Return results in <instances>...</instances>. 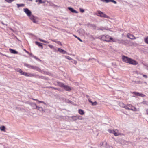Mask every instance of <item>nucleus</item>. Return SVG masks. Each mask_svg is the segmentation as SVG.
Masks as SVG:
<instances>
[{
	"mask_svg": "<svg viewBox=\"0 0 148 148\" xmlns=\"http://www.w3.org/2000/svg\"><path fill=\"white\" fill-rule=\"evenodd\" d=\"M122 59L123 61L130 64L135 65L138 64L135 60L124 56H122Z\"/></svg>",
	"mask_w": 148,
	"mask_h": 148,
	"instance_id": "1",
	"label": "nucleus"
},
{
	"mask_svg": "<svg viewBox=\"0 0 148 148\" xmlns=\"http://www.w3.org/2000/svg\"><path fill=\"white\" fill-rule=\"evenodd\" d=\"M99 38L103 41L108 42H110L111 41L116 42V40L110 37L108 35L106 36L103 35L101 36H100L99 37Z\"/></svg>",
	"mask_w": 148,
	"mask_h": 148,
	"instance_id": "2",
	"label": "nucleus"
},
{
	"mask_svg": "<svg viewBox=\"0 0 148 148\" xmlns=\"http://www.w3.org/2000/svg\"><path fill=\"white\" fill-rule=\"evenodd\" d=\"M95 14L97 16H100L101 17H104L108 18H110V17L109 16H108L103 12H101L100 11H98L97 12L95 13Z\"/></svg>",
	"mask_w": 148,
	"mask_h": 148,
	"instance_id": "3",
	"label": "nucleus"
},
{
	"mask_svg": "<svg viewBox=\"0 0 148 148\" xmlns=\"http://www.w3.org/2000/svg\"><path fill=\"white\" fill-rule=\"evenodd\" d=\"M70 118L74 121H77L78 120H82L83 119V117L80 116H76L71 117Z\"/></svg>",
	"mask_w": 148,
	"mask_h": 148,
	"instance_id": "4",
	"label": "nucleus"
},
{
	"mask_svg": "<svg viewBox=\"0 0 148 148\" xmlns=\"http://www.w3.org/2000/svg\"><path fill=\"white\" fill-rule=\"evenodd\" d=\"M24 11L28 16H29L31 14V12L27 8H24Z\"/></svg>",
	"mask_w": 148,
	"mask_h": 148,
	"instance_id": "5",
	"label": "nucleus"
},
{
	"mask_svg": "<svg viewBox=\"0 0 148 148\" xmlns=\"http://www.w3.org/2000/svg\"><path fill=\"white\" fill-rule=\"evenodd\" d=\"M115 136H118L119 135L121 136L123 135L122 134L120 133L119 130L117 129H115L113 134Z\"/></svg>",
	"mask_w": 148,
	"mask_h": 148,
	"instance_id": "6",
	"label": "nucleus"
},
{
	"mask_svg": "<svg viewBox=\"0 0 148 148\" xmlns=\"http://www.w3.org/2000/svg\"><path fill=\"white\" fill-rule=\"evenodd\" d=\"M104 2L108 3L110 2H112L114 4H116L117 2L114 0H100Z\"/></svg>",
	"mask_w": 148,
	"mask_h": 148,
	"instance_id": "7",
	"label": "nucleus"
},
{
	"mask_svg": "<svg viewBox=\"0 0 148 148\" xmlns=\"http://www.w3.org/2000/svg\"><path fill=\"white\" fill-rule=\"evenodd\" d=\"M29 18L34 23H36L37 21H36L35 18L34 16L31 14L29 16H28Z\"/></svg>",
	"mask_w": 148,
	"mask_h": 148,
	"instance_id": "8",
	"label": "nucleus"
},
{
	"mask_svg": "<svg viewBox=\"0 0 148 148\" xmlns=\"http://www.w3.org/2000/svg\"><path fill=\"white\" fill-rule=\"evenodd\" d=\"M127 36L128 38L132 40L135 39L136 38L133 35L129 33L127 34Z\"/></svg>",
	"mask_w": 148,
	"mask_h": 148,
	"instance_id": "9",
	"label": "nucleus"
},
{
	"mask_svg": "<svg viewBox=\"0 0 148 148\" xmlns=\"http://www.w3.org/2000/svg\"><path fill=\"white\" fill-rule=\"evenodd\" d=\"M68 8L72 12L76 14L78 13V12L76 11V10H74L73 8L71 7H69Z\"/></svg>",
	"mask_w": 148,
	"mask_h": 148,
	"instance_id": "10",
	"label": "nucleus"
},
{
	"mask_svg": "<svg viewBox=\"0 0 148 148\" xmlns=\"http://www.w3.org/2000/svg\"><path fill=\"white\" fill-rule=\"evenodd\" d=\"M58 51L60 52L63 54H65L67 53V52L66 51L60 48H58Z\"/></svg>",
	"mask_w": 148,
	"mask_h": 148,
	"instance_id": "11",
	"label": "nucleus"
},
{
	"mask_svg": "<svg viewBox=\"0 0 148 148\" xmlns=\"http://www.w3.org/2000/svg\"><path fill=\"white\" fill-rule=\"evenodd\" d=\"M121 104L123 105V106H122L121 107L124 108L126 109L130 110V108H129L128 105H126L123 103H121Z\"/></svg>",
	"mask_w": 148,
	"mask_h": 148,
	"instance_id": "12",
	"label": "nucleus"
},
{
	"mask_svg": "<svg viewBox=\"0 0 148 148\" xmlns=\"http://www.w3.org/2000/svg\"><path fill=\"white\" fill-rule=\"evenodd\" d=\"M9 50L11 53L17 54L18 53V52L12 49H10Z\"/></svg>",
	"mask_w": 148,
	"mask_h": 148,
	"instance_id": "13",
	"label": "nucleus"
},
{
	"mask_svg": "<svg viewBox=\"0 0 148 148\" xmlns=\"http://www.w3.org/2000/svg\"><path fill=\"white\" fill-rule=\"evenodd\" d=\"M66 91H70L71 90V88L69 86L66 85H65L64 86L63 88Z\"/></svg>",
	"mask_w": 148,
	"mask_h": 148,
	"instance_id": "14",
	"label": "nucleus"
},
{
	"mask_svg": "<svg viewBox=\"0 0 148 148\" xmlns=\"http://www.w3.org/2000/svg\"><path fill=\"white\" fill-rule=\"evenodd\" d=\"M32 69H35L36 70L38 71L39 72H42V71L38 67H36V66H33Z\"/></svg>",
	"mask_w": 148,
	"mask_h": 148,
	"instance_id": "15",
	"label": "nucleus"
},
{
	"mask_svg": "<svg viewBox=\"0 0 148 148\" xmlns=\"http://www.w3.org/2000/svg\"><path fill=\"white\" fill-rule=\"evenodd\" d=\"M89 101L91 103L92 105L93 106H95L97 105V102L95 101L94 102H93L92 101H91L90 99H88Z\"/></svg>",
	"mask_w": 148,
	"mask_h": 148,
	"instance_id": "16",
	"label": "nucleus"
},
{
	"mask_svg": "<svg viewBox=\"0 0 148 148\" xmlns=\"http://www.w3.org/2000/svg\"><path fill=\"white\" fill-rule=\"evenodd\" d=\"M78 112L81 115H84V111L81 109H79Z\"/></svg>",
	"mask_w": 148,
	"mask_h": 148,
	"instance_id": "17",
	"label": "nucleus"
},
{
	"mask_svg": "<svg viewBox=\"0 0 148 148\" xmlns=\"http://www.w3.org/2000/svg\"><path fill=\"white\" fill-rule=\"evenodd\" d=\"M35 43L39 47H42V49L43 48V47L42 45V44L40 42H36Z\"/></svg>",
	"mask_w": 148,
	"mask_h": 148,
	"instance_id": "18",
	"label": "nucleus"
},
{
	"mask_svg": "<svg viewBox=\"0 0 148 148\" xmlns=\"http://www.w3.org/2000/svg\"><path fill=\"white\" fill-rule=\"evenodd\" d=\"M0 130L1 131H3L4 132H5V127L4 126H2L1 127H0Z\"/></svg>",
	"mask_w": 148,
	"mask_h": 148,
	"instance_id": "19",
	"label": "nucleus"
},
{
	"mask_svg": "<svg viewBox=\"0 0 148 148\" xmlns=\"http://www.w3.org/2000/svg\"><path fill=\"white\" fill-rule=\"evenodd\" d=\"M130 110H131L133 111H137V109L136 108L133 106L131 108H130Z\"/></svg>",
	"mask_w": 148,
	"mask_h": 148,
	"instance_id": "20",
	"label": "nucleus"
},
{
	"mask_svg": "<svg viewBox=\"0 0 148 148\" xmlns=\"http://www.w3.org/2000/svg\"><path fill=\"white\" fill-rule=\"evenodd\" d=\"M115 130L112 129H109L108 130V131L109 133L114 134Z\"/></svg>",
	"mask_w": 148,
	"mask_h": 148,
	"instance_id": "21",
	"label": "nucleus"
},
{
	"mask_svg": "<svg viewBox=\"0 0 148 148\" xmlns=\"http://www.w3.org/2000/svg\"><path fill=\"white\" fill-rule=\"evenodd\" d=\"M31 106L34 108V109H36L38 108V106L36 105L34 103H32Z\"/></svg>",
	"mask_w": 148,
	"mask_h": 148,
	"instance_id": "22",
	"label": "nucleus"
},
{
	"mask_svg": "<svg viewBox=\"0 0 148 148\" xmlns=\"http://www.w3.org/2000/svg\"><path fill=\"white\" fill-rule=\"evenodd\" d=\"M16 5L18 8H19L20 7H24L25 6V5L23 4H17Z\"/></svg>",
	"mask_w": 148,
	"mask_h": 148,
	"instance_id": "23",
	"label": "nucleus"
},
{
	"mask_svg": "<svg viewBox=\"0 0 148 148\" xmlns=\"http://www.w3.org/2000/svg\"><path fill=\"white\" fill-rule=\"evenodd\" d=\"M144 42L148 44V36L145 38Z\"/></svg>",
	"mask_w": 148,
	"mask_h": 148,
	"instance_id": "24",
	"label": "nucleus"
},
{
	"mask_svg": "<svg viewBox=\"0 0 148 148\" xmlns=\"http://www.w3.org/2000/svg\"><path fill=\"white\" fill-rule=\"evenodd\" d=\"M107 29L106 28L103 27H100L98 28L97 29L98 30H103Z\"/></svg>",
	"mask_w": 148,
	"mask_h": 148,
	"instance_id": "25",
	"label": "nucleus"
},
{
	"mask_svg": "<svg viewBox=\"0 0 148 148\" xmlns=\"http://www.w3.org/2000/svg\"><path fill=\"white\" fill-rule=\"evenodd\" d=\"M16 70L18 72L20 73H21V74L23 72V71L20 69H16Z\"/></svg>",
	"mask_w": 148,
	"mask_h": 148,
	"instance_id": "26",
	"label": "nucleus"
},
{
	"mask_svg": "<svg viewBox=\"0 0 148 148\" xmlns=\"http://www.w3.org/2000/svg\"><path fill=\"white\" fill-rule=\"evenodd\" d=\"M58 84L60 87L63 88H64V87L65 86V85L63 84L60 82H59V83H58Z\"/></svg>",
	"mask_w": 148,
	"mask_h": 148,
	"instance_id": "27",
	"label": "nucleus"
},
{
	"mask_svg": "<svg viewBox=\"0 0 148 148\" xmlns=\"http://www.w3.org/2000/svg\"><path fill=\"white\" fill-rule=\"evenodd\" d=\"M37 109L40 111H43V109L42 107H38V108Z\"/></svg>",
	"mask_w": 148,
	"mask_h": 148,
	"instance_id": "28",
	"label": "nucleus"
},
{
	"mask_svg": "<svg viewBox=\"0 0 148 148\" xmlns=\"http://www.w3.org/2000/svg\"><path fill=\"white\" fill-rule=\"evenodd\" d=\"M21 75H24L26 76H28V73L26 72H23Z\"/></svg>",
	"mask_w": 148,
	"mask_h": 148,
	"instance_id": "29",
	"label": "nucleus"
},
{
	"mask_svg": "<svg viewBox=\"0 0 148 148\" xmlns=\"http://www.w3.org/2000/svg\"><path fill=\"white\" fill-rule=\"evenodd\" d=\"M39 40L41 41V42H45V43H49V42H48V41H46L45 40H43L42 39H39Z\"/></svg>",
	"mask_w": 148,
	"mask_h": 148,
	"instance_id": "30",
	"label": "nucleus"
},
{
	"mask_svg": "<svg viewBox=\"0 0 148 148\" xmlns=\"http://www.w3.org/2000/svg\"><path fill=\"white\" fill-rule=\"evenodd\" d=\"M26 66L27 67L30 68H31V69H32L33 66H32L30 65H29V64H27L26 65Z\"/></svg>",
	"mask_w": 148,
	"mask_h": 148,
	"instance_id": "31",
	"label": "nucleus"
},
{
	"mask_svg": "<svg viewBox=\"0 0 148 148\" xmlns=\"http://www.w3.org/2000/svg\"><path fill=\"white\" fill-rule=\"evenodd\" d=\"M65 57V58L68 60H72V59L70 57H69V56H64Z\"/></svg>",
	"mask_w": 148,
	"mask_h": 148,
	"instance_id": "32",
	"label": "nucleus"
},
{
	"mask_svg": "<svg viewBox=\"0 0 148 148\" xmlns=\"http://www.w3.org/2000/svg\"><path fill=\"white\" fill-rule=\"evenodd\" d=\"M139 93L138 92H133V93L137 96H139Z\"/></svg>",
	"mask_w": 148,
	"mask_h": 148,
	"instance_id": "33",
	"label": "nucleus"
},
{
	"mask_svg": "<svg viewBox=\"0 0 148 148\" xmlns=\"http://www.w3.org/2000/svg\"><path fill=\"white\" fill-rule=\"evenodd\" d=\"M28 76L30 77H34V74H31V73H28Z\"/></svg>",
	"mask_w": 148,
	"mask_h": 148,
	"instance_id": "34",
	"label": "nucleus"
},
{
	"mask_svg": "<svg viewBox=\"0 0 148 148\" xmlns=\"http://www.w3.org/2000/svg\"><path fill=\"white\" fill-rule=\"evenodd\" d=\"M48 46L51 48L53 49H55L54 47L52 45H48Z\"/></svg>",
	"mask_w": 148,
	"mask_h": 148,
	"instance_id": "35",
	"label": "nucleus"
},
{
	"mask_svg": "<svg viewBox=\"0 0 148 148\" xmlns=\"http://www.w3.org/2000/svg\"><path fill=\"white\" fill-rule=\"evenodd\" d=\"M39 1V3H45V1H42V0H38Z\"/></svg>",
	"mask_w": 148,
	"mask_h": 148,
	"instance_id": "36",
	"label": "nucleus"
},
{
	"mask_svg": "<svg viewBox=\"0 0 148 148\" xmlns=\"http://www.w3.org/2000/svg\"><path fill=\"white\" fill-rule=\"evenodd\" d=\"M138 96L142 97H144L145 96V95L142 93H139Z\"/></svg>",
	"mask_w": 148,
	"mask_h": 148,
	"instance_id": "37",
	"label": "nucleus"
},
{
	"mask_svg": "<svg viewBox=\"0 0 148 148\" xmlns=\"http://www.w3.org/2000/svg\"><path fill=\"white\" fill-rule=\"evenodd\" d=\"M79 10L80 11V12L81 13H83L84 12V10L83 9H82L81 8H79Z\"/></svg>",
	"mask_w": 148,
	"mask_h": 148,
	"instance_id": "38",
	"label": "nucleus"
},
{
	"mask_svg": "<svg viewBox=\"0 0 148 148\" xmlns=\"http://www.w3.org/2000/svg\"><path fill=\"white\" fill-rule=\"evenodd\" d=\"M8 3H11L14 0H5Z\"/></svg>",
	"mask_w": 148,
	"mask_h": 148,
	"instance_id": "39",
	"label": "nucleus"
},
{
	"mask_svg": "<svg viewBox=\"0 0 148 148\" xmlns=\"http://www.w3.org/2000/svg\"><path fill=\"white\" fill-rule=\"evenodd\" d=\"M38 102L39 103H43L45 104H46V103L44 102L43 101H41L38 100Z\"/></svg>",
	"mask_w": 148,
	"mask_h": 148,
	"instance_id": "40",
	"label": "nucleus"
},
{
	"mask_svg": "<svg viewBox=\"0 0 148 148\" xmlns=\"http://www.w3.org/2000/svg\"><path fill=\"white\" fill-rule=\"evenodd\" d=\"M103 145V142H101L100 143V146L101 147H102Z\"/></svg>",
	"mask_w": 148,
	"mask_h": 148,
	"instance_id": "41",
	"label": "nucleus"
},
{
	"mask_svg": "<svg viewBox=\"0 0 148 148\" xmlns=\"http://www.w3.org/2000/svg\"><path fill=\"white\" fill-rule=\"evenodd\" d=\"M92 27H93L94 29H95L96 28V26L95 25H92Z\"/></svg>",
	"mask_w": 148,
	"mask_h": 148,
	"instance_id": "42",
	"label": "nucleus"
},
{
	"mask_svg": "<svg viewBox=\"0 0 148 148\" xmlns=\"http://www.w3.org/2000/svg\"><path fill=\"white\" fill-rule=\"evenodd\" d=\"M144 65L146 67L147 69L148 70V64H144Z\"/></svg>",
	"mask_w": 148,
	"mask_h": 148,
	"instance_id": "43",
	"label": "nucleus"
},
{
	"mask_svg": "<svg viewBox=\"0 0 148 148\" xmlns=\"http://www.w3.org/2000/svg\"><path fill=\"white\" fill-rule=\"evenodd\" d=\"M57 44H59V45H62V44L61 42H60L59 41H57Z\"/></svg>",
	"mask_w": 148,
	"mask_h": 148,
	"instance_id": "44",
	"label": "nucleus"
},
{
	"mask_svg": "<svg viewBox=\"0 0 148 148\" xmlns=\"http://www.w3.org/2000/svg\"><path fill=\"white\" fill-rule=\"evenodd\" d=\"M143 76L145 78H147V77L146 75L143 74Z\"/></svg>",
	"mask_w": 148,
	"mask_h": 148,
	"instance_id": "45",
	"label": "nucleus"
},
{
	"mask_svg": "<svg viewBox=\"0 0 148 148\" xmlns=\"http://www.w3.org/2000/svg\"><path fill=\"white\" fill-rule=\"evenodd\" d=\"M74 62L73 63L75 64H76L77 63V61L75 60H73Z\"/></svg>",
	"mask_w": 148,
	"mask_h": 148,
	"instance_id": "46",
	"label": "nucleus"
},
{
	"mask_svg": "<svg viewBox=\"0 0 148 148\" xmlns=\"http://www.w3.org/2000/svg\"><path fill=\"white\" fill-rule=\"evenodd\" d=\"M129 108H131L132 106L131 104H128L127 105Z\"/></svg>",
	"mask_w": 148,
	"mask_h": 148,
	"instance_id": "47",
	"label": "nucleus"
},
{
	"mask_svg": "<svg viewBox=\"0 0 148 148\" xmlns=\"http://www.w3.org/2000/svg\"><path fill=\"white\" fill-rule=\"evenodd\" d=\"M77 39L79 40L80 41L82 42V40L81 39L79 38V37H77Z\"/></svg>",
	"mask_w": 148,
	"mask_h": 148,
	"instance_id": "48",
	"label": "nucleus"
},
{
	"mask_svg": "<svg viewBox=\"0 0 148 148\" xmlns=\"http://www.w3.org/2000/svg\"><path fill=\"white\" fill-rule=\"evenodd\" d=\"M51 40L52 41H53V42H55L56 43H57V42L58 41H56L55 40H52V39Z\"/></svg>",
	"mask_w": 148,
	"mask_h": 148,
	"instance_id": "49",
	"label": "nucleus"
},
{
	"mask_svg": "<svg viewBox=\"0 0 148 148\" xmlns=\"http://www.w3.org/2000/svg\"><path fill=\"white\" fill-rule=\"evenodd\" d=\"M146 112L147 114L148 115V109H147L146 110Z\"/></svg>",
	"mask_w": 148,
	"mask_h": 148,
	"instance_id": "50",
	"label": "nucleus"
},
{
	"mask_svg": "<svg viewBox=\"0 0 148 148\" xmlns=\"http://www.w3.org/2000/svg\"><path fill=\"white\" fill-rule=\"evenodd\" d=\"M32 99H33L34 100L36 101H38V99H33V98H32Z\"/></svg>",
	"mask_w": 148,
	"mask_h": 148,
	"instance_id": "51",
	"label": "nucleus"
},
{
	"mask_svg": "<svg viewBox=\"0 0 148 148\" xmlns=\"http://www.w3.org/2000/svg\"><path fill=\"white\" fill-rule=\"evenodd\" d=\"M121 103H120V106H123V105L122 104H121Z\"/></svg>",
	"mask_w": 148,
	"mask_h": 148,
	"instance_id": "52",
	"label": "nucleus"
},
{
	"mask_svg": "<svg viewBox=\"0 0 148 148\" xmlns=\"http://www.w3.org/2000/svg\"><path fill=\"white\" fill-rule=\"evenodd\" d=\"M24 51L25 52H27V53H28V52L27 51H26V50L25 49H24Z\"/></svg>",
	"mask_w": 148,
	"mask_h": 148,
	"instance_id": "53",
	"label": "nucleus"
},
{
	"mask_svg": "<svg viewBox=\"0 0 148 148\" xmlns=\"http://www.w3.org/2000/svg\"><path fill=\"white\" fill-rule=\"evenodd\" d=\"M38 1V0H36L35 1H36V2H37Z\"/></svg>",
	"mask_w": 148,
	"mask_h": 148,
	"instance_id": "54",
	"label": "nucleus"
},
{
	"mask_svg": "<svg viewBox=\"0 0 148 148\" xmlns=\"http://www.w3.org/2000/svg\"><path fill=\"white\" fill-rule=\"evenodd\" d=\"M75 36V37H76V38H77V37H78L77 36H75H75Z\"/></svg>",
	"mask_w": 148,
	"mask_h": 148,
	"instance_id": "55",
	"label": "nucleus"
},
{
	"mask_svg": "<svg viewBox=\"0 0 148 148\" xmlns=\"http://www.w3.org/2000/svg\"><path fill=\"white\" fill-rule=\"evenodd\" d=\"M1 23H2L3 24V25H5L4 24L3 22H1Z\"/></svg>",
	"mask_w": 148,
	"mask_h": 148,
	"instance_id": "56",
	"label": "nucleus"
},
{
	"mask_svg": "<svg viewBox=\"0 0 148 148\" xmlns=\"http://www.w3.org/2000/svg\"><path fill=\"white\" fill-rule=\"evenodd\" d=\"M34 58H36V59H37V58H36V56H34Z\"/></svg>",
	"mask_w": 148,
	"mask_h": 148,
	"instance_id": "57",
	"label": "nucleus"
},
{
	"mask_svg": "<svg viewBox=\"0 0 148 148\" xmlns=\"http://www.w3.org/2000/svg\"><path fill=\"white\" fill-rule=\"evenodd\" d=\"M5 25H6V26H7V25H8L7 24H6Z\"/></svg>",
	"mask_w": 148,
	"mask_h": 148,
	"instance_id": "58",
	"label": "nucleus"
},
{
	"mask_svg": "<svg viewBox=\"0 0 148 148\" xmlns=\"http://www.w3.org/2000/svg\"><path fill=\"white\" fill-rule=\"evenodd\" d=\"M40 77V78H41V77ZM41 78H42V77H41Z\"/></svg>",
	"mask_w": 148,
	"mask_h": 148,
	"instance_id": "59",
	"label": "nucleus"
},
{
	"mask_svg": "<svg viewBox=\"0 0 148 148\" xmlns=\"http://www.w3.org/2000/svg\"><path fill=\"white\" fill-rule=\"evenodd\" d=\"M140 82V81H139V82H138V83H139Z\"/></svg>",
	"mask_w": 148,
	"mask_h": 148,
	"instance_id": "60",
	"label": "nucleus"
},
{
	"mask_svg": "<svg viewBox=\"0 0 148 148\" xmlns=\"http://www.w3.org/2000/svg\"><path fill=\"white\" fill-rule=\"evenodd\" d=\"M110 147H111L112 148V146H111Z\"/></svg>",
	"mask_w": 148,
	"mask_h": 148,
	"instance_id": "61",
	"label": "nucleus"
},
{
	"mask_svg": "<svg viewBox=\"0 0 148 148\" xmlns=\"http://www.w3.org/2000/svg\"><path fill=\"white\" fill-rule=\"evenodd\" d=\"M10 29L12 30V29Z\"/></svg>",
	"mask_w": 148,
	"mask_h": 148,
	"instance_id": "62",
	"label": "nucleus"
}]
</instances>
